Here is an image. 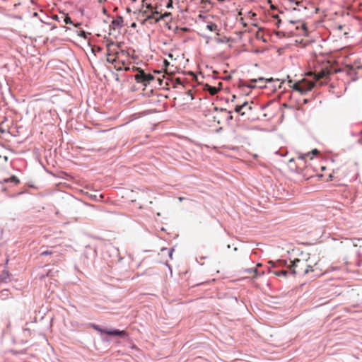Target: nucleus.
<instances>
[{"label": "nucleus", "mask_w": 362, "mask_h": 362, "mask_svg": "<svg viewBox=\"0 0 362 362\" xmlns=\"http://www.w3.org/2000/svg\"><path fill=\"white\" fill-rule=\"evenodd\" d=\"M288 267L291 272H296V269L303 272H313L312 267L308 264L307 260L304 259H295L293 261L290 260Z\"/></svg>", "instance_id": "nucleus-1"}, {"label": "nucleus", "mask_w": 362, "mask_h": 362, "mask_svg": "<svg viewBox=\"0 0 362 362\" xmlns=\"http://www.w3.org/2000/svg\"><path fill=\"white\" fill-rule=\"evenodd\" d=\"M92 327L96 331H98V332H99L100 333L107 334L108 335L119 336V337H126L128 336V334L124 330H122V331L118 330V329L107 330V329H103V328L100 327L97 325H93Z\"/></svg>", "instance_id": "nucleus-2"}, {"label": "nucleus", "mask_w": 362, "mask_h": 362, "mask_svg": "<svg viewBox=\"0 0 362 362\" xmlns=\"http://www.w3.org/2000/svg\"><path fill=\"white\" fill-rule=\"evenodd\" d=\"M138 69L139 73L134 76L137 83H141L144 86H146L150 81L154 79V77L151 74H146L143 70Z\"/></svg>", "instance_id": "nucleus-3"}, {"label": "nucleus", "mask_w": 362, "mask_h": 362, "mask_svg": "<svg viewBox=\"0 0 362 362\" xmlns=\"http://www.w3.org/2000/svg\"><path fill=\"white\" fill-rule=\"evenodd\" d=\"M113 46H114L113 42L108 44L107 46V61L112 64L117 63V59H119L117 57V55L114 54V48H112Z\"/></svg>", "instance_id": "nucleus-4"}, {"label": "nucleus", "mask_w": 362, "mask_h": 362, "mask_svg": "<svg viewBox=\"0 0 362 362\" xmlns=\"http://www.w3.org/2000/svg\"><path fill=\"white\" fill-rule=\"evenodd\" d=\"M300 83L302 84V89L305 90V94L311 90L314 86V83L311 81H303Z\"/></svg>", "instance_id": "nucleus-5"}, {"label": "nucleus", "mask_w": 362, "mask_h": 362, "mask_svg": "<svg viewBox=\"0 0 362 362\" xmlns=\"http://www.w3.org/2000/svg\"><path fill=\"white\" fill-rule=\"evenodd\" d=\"M126 64L124 60H120L119 59H117V63L114 64L115 69H116L117 71H122L123 69L127 71L129 70V67H124L123 66Z\"/></svg>", "instance_id": "nucleus-6"}, {"label": "nucleus", "mask_w": 362, "mask_h": 362, "mask_svg": "<svg viewBox=\"0 0 362 362\" xmlns=\"http://www.w3.org/2000/svg\"><path fill=\"white\" fill-rule=\"evenodd\" d=\"M247 106V101L243 103L241 105H238L235 107L234 110L235 112L239 113L240 115L244 116L246 115V111H243L245 107Z\"/></svg>", "instance_id": "nucleus-7"}, {"label": "nucleus", "mask_w": 362, "mask_h": 362, "mask_svg": "<svg viewBox=\"0 0 362 362\" xmlns=\"http://www.w3.org/2000/svg\"><path fill=\"white\" fill-rule=\"evenodd\" d=\"M264 78L262 77H259V78H257V79H252L245 86L250 88H255L257 87V82H262V81H264Z\"/></svg>", "instance_id": "nucleus-8"}, {"label": "nucleus", "mask_w": 362, "mask_h": 362, "mask_svg": "<svg viewBox=\"0 0 362 362\" xmlns=\"http://www.w3.org/2000/svg\"><path fill=\"white\" fill-rule=\"evenodd\" d=\"M290 86L293 88V90L299 92L301 95H305V90L302 89V84L300 82L294 83L292 86Z\"/></svg>", "instance_id": "nucleus-9"}, {"label": "nucleus", "mask_w": 362, "mask_h": 362, "mask_svg": "<svg viewBox=\"0 0 362 362\" xmlns=\"http://www.w3.org/2000/svg\"><path fill=\"white\" fill-rule=\"evenodd\" d=\"M204 90L209 91L211 95H214L220 90V88L209 85H206Z\"/></svg>", "instance_id": "nucleus-10"}, {"label": "nucleus", "mask_w": 362, "mask_h": 362, "mask_svg": "<svg viewBox=\"0 0 362 362\" xmlns=\"http://www.w3.org/2000/svg\"><path fill=\"white\" fill-rule=\"evenodd\" d=\"M112 25L117 27V28H122L123 25V18L122 17L119 16L116 19H114L112 21Z\"/></svg>", "instance_id": "nucleus-11"}, {"label": "nucleus", "mask_w": 362, "mask_h": 362, "mask_svg": "<svg viewBox=\"0 0 362 362\" xmlns=\"http://www.w3.org/2000/svg\"><path fill=\"white\" fill-rule=\"evenodd\" d=\"M268 264L271 265V267H269V271H270L271 268H277V269H279V267L280 266L284 264V263L281 261H279V262H274L272 261H269V262H268Z\"/></svg>", "instance_id": "nucleus-12"}, {"label": "nucleus", "mask_w": 362, "mask_h": 362, "mask_svg": "<svg viewBox=\"0 0 362 362\" xmlns=\"http://www.w3.org/2000/svg\"><path fill=\"white\" fill-rule=\"evenodd\" d=\"M5 182H11L12 183H13L14 185H17L19 183V180L18 179V177L15 175H13L11 176V177L8 178V179H4V180Z\"/></svg>", "instance_id": "nucleus-13"}, {"label": "nucleus", "mask_w": 362, "mask_h": 362, "mask_svg": "<svg viewBox=\"0 0 362 362\" xmlns=\"http://www.w3.org/2000/svg\"><path fill=\"white\" fill-rule=\"evenodd\" d=\"M114 54L117 55V57L119 59L120 57L127 56L128 53L125 50H121L119 52L114 49Z\"/></svg>", "instance_id": "nucleus-14"}, {"label": "nucleus", "mask_w": 362, "mask_h": 362, "mask_svg": "<svg viewBox=\"0 0 362 362\" xmlns=\"http://www.w3.org/2000/svg\"><path fill=\"white\" fill-rule=\"evenodd\" d=\"M206 28L210 31H218L217 25L214 23H208Z\"/></svg>", "instance_id": "nucleus-15"}, {"label": "nucleus", "mask_w": 362, "mask_h": 362, "mask_svg": "<svg viewBox=\"0 0 362 362\" xmlns=\"http://www.w3.org/2000/svg\"><path fill=\"white\" fill-rule=\"evenodd\" d=\"M253 102L248 103L247 102V106L245 107V109L243 111H246V114L253 110Z\"/></svg>", "instance_id": "nucleus-16"}, {"label": "nucleus", "mask_w": 362, "mask_h": 362, "mask_svg": "<svg viewBox=\"0 0 362 362\" xmlns=\"http://www.w3.org/2000/svg\"><path fill=\"white\" fill-rule=\"evenodd\" d=\"M261 266H262V264L258 263V264H257L256 267L247 268L245 269V272H258L257 267H261Z\"/></svg>", "instance_id": "nucleus-17"}, {"label": "nucleus", "mask_w": 362, "mask_h": 362, "mask_svg": "<svg viewBox=\"0 0 362 362\" xmlns=\"http://www.w3.org/2000/svg\"><path fill=\"white\" fill-rule=\"evenodd\" d=\"M170 16V13H165L163 15L159 16L157 18H156V22H158L160 20L167 18Z\"/></svg>", "instance_id": "nucleus-18"}, {"label": "nucleus", "mask_w": 362, "mask_h": 362, "mask_svg": "<svg viewBox=\"0 0 362 362\" xmlns=\"http://www.w3.org/2000/svg\"><path fill=\"white\" fill-rule=\"evenodd\" d=\"M272 81V78H270V79H264V81H262V82H257V84L258 83L257 85V87L259 88H263L265 86V83L267 82V81Z\"/></svg>", "instance_id": "nucleus-19"}, {"label": "nucleus", "mask_w": 362, "mask_h": 362, "mask_svg": "<svg viewBox=\"0 0 362 362\" xmlns=\"http://www.w3.org/2000/svg\"><path fill=\"white\" fill-rule=\"evenodd\" d=\"M317 153H318V151L317 149H314L311 152L308 153L307 154H305V155H304L303 156H300V158H304L305 156H309L310 155L315 156V155H316Z\"/></svg>", "instance_id": "nucleus-20"}, {"label": "nucleus", "mask_w": 362, "mask_h": 362, "mask_svg": "<svg viewBox=\"0 0 362 362\" xmlns=\"http://www.w3.org/2000/svg\"><path fill=\"white\" fill-rule=\"evenodd\" d=\"M158 11H154V12H152V13L151 15H148L147 16L146 18L147 19H152V18H157L158 17H156V15H158Z\"/></svg>", "instance_id": "nucleus-21"}, {"label": "nucleus", "mask_w": 362, "mask_h": 362, "mask_svg": "<svg viewBox=\"0 0 362 362\" xmlns=\"http://www.w3.org/2000/svg\"><path fill=\"white\" fill-rule=\"evenodd\" d=\"M53 254V252L51 251V250H45V251H43L40 253V255L41 256H46V255H50Z\"/></svg>", "instance_id": "nucleus-22"}, {"label": "nucleus", "mask_w": 362, "mask_h": 362, "mask_svg": "<svg viewBox=\"0 0 362 362\" xmlns=\"http://www.w3.org/2000/svg\"><path fill=\"white\" fill-rule=\"evenodd\" d=\"M64 22L66 24H71L72 23V21H71V18H69V16H66L64 18Z\"/></svg>", "instance_id": "nucleus-23"}, {"label": "nucleus", "mask_w": 362, "mask_h": 362, "mask_svg": "<svg viewBox=\"0 0 362 362\" xmlns=\"http://www.w3.org/2000/svg\"><path fill=\"white\" fill-rule=\"evenodd\" d=\"M291 2H294L295 4L298 6H300L301 5V2L300 1H294L293 0H290Z\"/></svg>", "instance_id": "nucleus-24"}, {"label": "nucleus", "mask_w": 362, "mask_h": 362, "mask_svg": "<svg viewBox=\"0 0 362 362\" xmlns=\"http://www.w3.org/2000/svg\"><path fill=\"white\" fill-rule=\"evenodd\" d=\"M278 276H286V274L287 273H284V272H282V273H275Z\"/></svg>", "instance_id": "nucleus-25"}, {"label": "nucleus", "mask_w": 362, "mask_h": 362, "mask_svg": "<svg viewBox=\"0 0 362 362\" xmlns=\"http://www.w3.org/2000/svg\"><path fill=\"white\" fill-rule=\"evenodd\" d=\"M302 29L303 30L304 32L306 31V26L305 24H302Z\"/></svg>", "instance_id": "nucleus-26"}, {"label": "nucleus", "mask_w": 362, "mask_h": 362, "mask_svg": "<svg viewBox=\"0 0 362 362\" xmlns=\"http://www.w3.org/2000/svg\"><path fill=\"white\" fill-rule=\"evenodd\" d=\"M302 8H303L304 10H306V9H307V8H306L305 6H303L300 5L299 8H300V9H301Z\"/></svg>", "instance_id": "nucleus-27"}, {"label": "nucleus", "mask_w": 362, "mask_h": 362, "mask_svg": "<svg viewBox=\"0 0 362 362\" xmlns=\"http://www.w3.org/2000/svg\"><path fill=\"white\" fill-rule=\"evenodd\" d=\"M281 23V20H278L277 23H276V25L278 27H279V24Z\"/></svg>", "instance_id": "nucleus-28"}, {"label": "nucleus", "mask_w": 362, "mask_h": 362, "mask_svg": "<svg viewBox=\"0 0 362 362\" xmlns=\"http://www.w3.org/2000/svg\"><path fill=\"white\" fill-rule=\"evenodd\" d=\"M276 272H286V270H284V269H278Z\"/></svg>", "instance_id": "nucleus-29"}, {"label": "nucleus", "mask_w": 362, "mask_h": 362, "mask_svg": "<svg viewBox=\"0 0 362 362\" xmlns=\"http://www.w3.org/2000/svg\"><path fill=\"white\" fill-rule=\"evenodd\" d=\"M236 98V96L235 95H233V98H232V102H233L235 100V99Z\"/></svg>", "instance_id": "nucleus-30"}, {"label": "nucleus", "mask_w": 362, "mask_h": 362, "mask_svg": "<svg viewBox=\"0 0 362 362\" xmlns=\"http://www.w3.org/2000/svg\"><path fill=\"white\" fill-rule=\"evenodd\" d=\"M164 63H165V65H169V62L167 60H165Z\"/></svg>", "instance_id": "nucleus-31"}, {"label": "nucleus", "mask_w": 362, "mask_h": 362, "mask_svg": "<svg viewBox=\"0 0 362 362\" xmlns=\"http://www.w3.org/2000/svg\"><path fill=\"white\" fill-rule=\"evenodd\" d=\"M171 6H172V4H171V3H169V4H168L167 7H168V8H170V7H171Z\"/></svg>", "instance_id": "nucleus-32"}, {"label": "nucleus", "mask_w": 362, "mask_h": 362, "mask_svg": "<svg viewBox=\"0 0 362 362\" xmlns=\"http://www.w3.org/2000/svg\"><path fill=\"white\" fill-rule=\"evenodd\" d=\"M293 10H294V11H297V10H298V11H300V8H293Z\"/></svg>", "instance_id": "nucleus-33"}, {"label": "nucleus", "mask_w": 362, "mask_h": 362, "mask_svg": "<svg viewBox=\"0 0 362 362\" xmlns=\"http://www.w3.org/2000/svg\"><path fill=\"white\" fill-rule=\"evenodd\" d=\"M289 23H292V24H294V23H296V21H289Z\"/></svg>", "instance_id": "nucleus-34"}, {"label": "nucleus", "mask_w": 362, "mask_h": 362, "mask_svg": "<svg viewBox=\"0 0 362 362\" xmlns=\"http://www.w3.org/2000/svg\"><path fill=\"white\" fill-rule=\"evenodd\" d=\"M247 261L248 262H251V261H250V257H247Z\"/></svg>", "instance_id": "nucleus-35"}, {"label": "nucleus", "mask_w": 362, "mask_h": 362, "mask_svg": "<svg viewBox=\"0 0 362 362\" xmlns=\"http://www.w3.org/2000/svg\"><path fill=\"white\" fill-rule=\"evenodd\" d=\"M173 251V250H171V251L170 252L169 255L170 256H172V252Z\"/></svg>", "instance_id": "nucleus-36"}, {"label": "nucleus", "mask_w": 362, "mask_h": 362, "mask_svg": "<svg viewBox=\"0 0 362 362\" xmlns=\"http://www.w3.org/2000/svg\"><path fill=\"white\" fill-rule=\"evenodd\" d=\"M274 17L275 18H278L279 16H278V15H275V16H274Z\"/></svg>", "instance_id": "nucleus-37"}, {"label": "nucleus", "mask_w": 362, "mask_h": 362, "mask_svg": "<svg viewBox=\"0 0 362 362\" xmlns=\"http://www.w3.org/2000/svg\"><path fill=\"white\" fill-rule=\"evenodd\" d=\"M132 27L136 26V23H134L132 24Z\"/></svg>", "instance_id": "nucleus-38"}, {"label": "nucleus", "mask_w": 362, "mask_h": 362, "mask_svg": "<svg viewBox=\"0 0 362 362\" xmlns=\"http://www.w3.org/2000/svg\"><path fill=\"white\" fill-rule=\"evenodd\" d=\"M117 47L118 48H119V47H120V44H117Z\"/></svg>", "instance_id": "nucleus-39"}, {"label": "nucleus", "mask_w": 362, "mask_h": 362, "mask_svg": "<svg viewBox=\"0 0 362 362\" xmlns=\"http://www.w3.org/2000/svg\"><path fill=\"white\" fill-rule=\"evenodd\" d=\"M271 8H272V9H274V8H275V7H274V6H272V5L271 6Z\"/></svg>", "instance_id": "nucleus-40"}, {"label": "nucleus", "mask_w": 362, "mask_h": 362, "mask_svg": "<svg viewBox=\"0 0 362 362\" xmlns=\"http://www.w3.org/2000/svg\"><path fill=\"white\" fill-rule=\"evenodd\" d=\"M288 83H292V80H289V81H288Z\"/></svg>", "instance_id": "nucleus-41"}, {"label": "nucleus", "mask_w": 362, "mask_h": 362, "mask_svg": "<svg viewBox=\"0 0 362 362\" xmlns=\"http://www.w3.org/2000/svg\"><path fill=\"white\" fill-rule=\"evenodd\" d=\"M222 111H227L226 109H221Z\"/></svg>", "instance_id": "nucleus-42"}]
</instances>
